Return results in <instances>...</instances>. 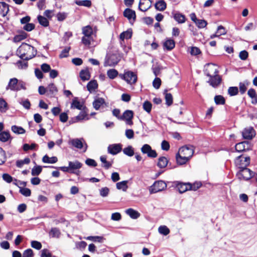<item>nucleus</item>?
<instances>
[{"label": "nucleus", "mask_w": 257, "mask_h": 257, "mask_svg": "<svg viewBox=\"0 0 257 257\" xmlns=\"http://www.w3.org/2000/svg\"><path fill=\"white\" fill-rule=\"evenodd\" d=\"M42 168L40 166H36L32 169L31 174L32 176H38L42 172Z\"/></svg>", "instance_id": "obj_51"}, {"label": "nucleus", "mask_w": 257, "mask_h": 257, "mask_svg": "<svg viewBox=\"0 0 257 257\" xmlns=\"http://www.w3.org/2000/svg\"><path fill=\"white\" fill-rule=\"evenodd\" d=\"M238 92V89L237 87H230L228 89V93L230 96L236 95Z\"/></svg>", "instance_id": "obj_59"}, {"label": "nucleus", "mask_w": 257, "mask_h": 257, "mask_svg": "<svg viewBox=\"0 0 257 257\" xmlns=\"http://www.w3.org/2000/svg\"><path fill=\"white\" fill-rule=\"evenodd\" d=\"M33 255L32 249L29 248L24 251L22 257H33Z\"/></svg>", "instance_id": "obj_64"}, {"label": "nucleus", "mask_w": 257, "mask_h": 257, "mask_svg": "<svg viewBox=\"0 0 257 257\" xmlns=\"http://www.w3.org/2000/svg\"><path fill=\"white\" fill-rule=\"evenodd\" d=\"M50 236L53 238H59L61 235V232L59 229L56 227H53L49 232Z\"/></svg>", "instance_id": "obj_35"}, {"label": "nucleus", "mask_w": 257, "mask_h": 257, "mask_svg": "<svg viewBox=\"0 0 257 257\" xmlns=\"http://www.w3.org/2000/svg\"><path fill=\"white\" fill-rule=\"evenodd\" d=\"M174 19L180 24H182L185 22L186 18L184 15L180 13H176L174 15Z\"/></svg>", "instance_id": "obj_37"}, {"label": "nucleus", "mask_w": 257, "mask_h": 257, "mask_svg": "<svg viewBox=\"0 0 257 257\" xmlns=\"http://www.w3.org/2000/svg\"><path fill=\"white\" fill-rule=\"evenodd\" d=\"M141 152L144 154H147L148 157L155 158L157 157L156 151L152 150L151 147L148 144H145L141 148Z\"/></svg>", "instance_id": "obj_10"}, {"label": "nucleus", "mask_w": 257, "mask_h": 257, "mask_svg": "<svg viewBox=\"0 0 257 257\" xmlns=\"http://www.w3.org/2000/svg\"><path fill=\"white\" fill-rule=\"evenodd\" d=\"M71 108H76L79 110H83L85 109V107L80 101L73 100L71 105Z\"/></svg>", "instance_id": "obj_34"}, {"label": "nucleus", "mask_w": 257, "mask_h": 257, "mask_svg": "<svg viewBox=\"0 0 257 257\" xmlns=\"http://www.w3.org/2000/svg\"><path fill=\"white\" fill-rule=\"evenodd\" d=\"M76 4L78 6L89 7L91 5V2L89 0L77 1L76 2Z\"/></svg>", "instance_id": "obj_54"}, {"label": "nucleus", "mask_w": 257, "mask_h": 257, "mask_svg": "<svg viewBox=\"0 0 257 257\" xmlns=\"http://www.w3.org/2000/svg\"><path fill=\"white\" fill-rule=\"evenodd\" d=\"M120 56L116 53L107 54L104 62V66H115L120 61Z\"/></svg>", "instance_id": "obj_3"}, {"label": "nucleus", "mask_w": 257, "mask_h": 257, "mask_svg": "<svg viewBox=\"0 0 257 257\" xmlns=\"http://www.w3.org/2000/svg\"><path fill=\"white\" fill-rule=\"evenodd\" d=\"M100 160L101 162L102 165V167L104 168L105 169H108L110 168L113 163V161H107V156L105 155L101 156L100 157Z\"/></svg>", "instance_id": "obj_24"}, {"label": "nucleus", "mask_w": 257, "mask_h": 257, "mask_svg": "<svg viewBox=\"0 0 257 257\" xmlns=\"http://www.w3.org/2000/svg\"><path fill=\"white\" fill-rule=\"evenodd\" d=\"M9 140H12L9 132L3 131L0 133V141L1 142L5 143Z\"/></svg>", "instance_id": "obj_29"}, {"label": "nucleus", "mask_w": 257, "mask_h": 257, "mask_svg": "<svg viewBox=\"0 0 257 257\" xmlns=\"http://www.w3.org/2000/svg\"><path fill=\"white\" fill-rule=\"evenodd\" d=\"M152 2L150 0H140L139 9L143 12L147 11L151 7Z\"/></svg>", "instance_id": "obj_15"}, {"label": "nucleus", "mask_w": 257, "mask_h": 257, "mask_svg": "<svg viewBox=\"0 0 257 257\" xmlns=\"http://www.w3.org/2000/svg\"><path fill=\"white\" fill-rule=\"evenodd\" d=\"M123 16L126 18L130 22L133 21L134 22L136 20V13L135 12L130 9L127 8L123 12Z\"/></svg>", "instance_id": "obj_18"}, {"label": "nucleus", "mask_w": 257, "mask_h": 257, "mask_svg": "<svg viewBox=\"0 0 257 257\" xmlns=\"http://www.w3.org/2000/svg\"><path fill=\"white\" fill-rule=\"evenodd\" d=\"M176 187L180 193H183L189 190V183L178 182L176 184Z\"/></svg>", "instance_id": "obj_21"}, {"label": "nucleus", "mask_w": 257, "mask_h": 257, "mask_svg": "<svg viewBox=\"0 0 257 257\" xmlns=\"http://www.w3.org/2000/svg\"><path fill=\"white\" fill-rule=\"evenodd\" d=\"M209 78L210 79L208 82L212 86L215 87L220 84L221 81V78L218 74L214 75V76H213L212 77Z\"/></svg>", "instance_id": "obj_22"}, {"label": "nucleus", "mask_w": 257, "mask_h": 257, "mask_svg": "<svg viewBox=\"0 0 257 257\" xmlns=\"http://www.w3.org/2000/svg\"><path fill=\"white\" fill-rule=\"evenodd\" d=\"M152 107V103L149 101H145L143 104V108L148 113H150L151 111Z\"/></svg>", "instance_id": "obj_49"}, {"label": "nucleus", "mask_w": 257, "mask_h": 257, "mask_svg": "<svg viewBox=\"0 0 257 257\" xmlns=\"http://www.w3.org/2000/svg\"><path fill=\"white\" fill-rule=\"evenodd\" d=\"M122 145L120 144L110 145L107 147V152L109 154L115 155L121 152Z\"/></svg>", "instance_id": "obj_13"}, {"label": "nucleus", "mask_w": 257, "mask_h": 257, "mask_svg": "<svg viewBox=\"0 0 257 257\" xmlns=\"http://www.w3.org/2000/svg\"><path fill=\"white\" fill-rule=\"evenodd\" d=\"M58 92V89L54 83H50L47 87V95L50 97H54Z\"/></svg>", "instance_id": "obj_20"}, {"label": "nucleus", "mask_w": 257, "mask_h": 257, "mask_svg": "<svg viewBox=\"0 0 257 257\" xmlns=\"http://www.w3.org/2000/svg\"><path fill=\"white\" fill-rule=\"evenodd\" d=\"M16 64L20 69H26L28 67V63L22 60L18 61Z\"/></svg>", "instance_id": "obj_63"}, {"label": "nucleus", "mask_w": 257, "mask_h": 257, "mask_svg": "<svg viewBox=\"0 0 257 257\" xmlns=\"http://www.w3.org/2000/svg\"><path fill=\"white\" fill-rule=\"evenodd\" d=\"M168 163V161L166 157H161L158 159L157 165L160 168H164L167 166Z\"/></svg>", "instance_id": "obj_36"}, {"label": "nucleus", "mask_w": 257, "mask_h": 257, "mask_svg": "<svg viewBox=\"0 0 257 257\" xmlns=\"http://www.w3.org/2000/svg\"><path fill=\"white\" fill-rule=\"evenodd\" d=\"M42 161L45 163L54 164L58 161V159L56 157H49L47 155H45L42 159Z\"/></svg>", "instance_id": "obj_38"}, {"label": "nucleus", "mask_w": 257, "mask_h": 257, "mask_svg": "<svg viewBox=\"0 0 257 257\" xmlns=\"http://www.w3.org/2000/svg\"><path fill=\"white\" fill-rule=\"evenodd\" d=\"M82 34L84 37H92L93 30L90 26H86L82 29Z\"/></svg>", "instance_id": "obj_28"}, {"label": "nucleus", "mask_w": 257, "mask_h": 257, "mask_svg": "<svg viewBox=\"0 0 257 257\" xmlns=\"http://www.w3.org/2000/svg\"><path fill=\"white\" fill-rule=\"evenodd\" d=\"M20 192L26 197H28L31 195V190L27 188H20Z\"/></svg>", "instance_id": "obj_55"}, {"label": "nucleus", "mask_w": 257, "mask_h": 257, "mask_svg": "<svg viewBox=\"0 0 257 257\" xmlns=\"http://www.w3.org/2000/svg\"><path fill=\"white\" fill-rule=\"evenodd\" d=\"M27 37V34L26 33H23L21 34L16 35L14 38L15 42H19L22 40H24Z\"/></svg>", "instance_id": "obj_53"}, {"label": "nucleus", "mask_w": 257, "mask_h": 257, "mask_svg": "<svg viewBox=\"0 0 257 257\" xmlns=\"http://www.w3.org/2000/svg\"><path fill=\"white\" fill-rule=\"evenodd\" d=\"M235 163L236 167L240 169L245 168L250 164V158L249 157L240 156L236 159Z\"/></svg>", "instance_id": "obj_8"}, {"label": "nucleus", "mask_w": 257, "mask_h": 257, "mask_svg": "<svg viewBox=\"0 0 257 257\" xmlns=\"http://www.w3.org/2000/svg\"><path fill=\"white\" fill-rule=\"evenodd\" d=\"M6 161V155L5 151L0 148V165L4 164Z\"/></svg>", "instance_id": "obj_58"}, {"label": "nucleus", "mask_w": 257, "mask_h": 257, "mask_svg": "<svg viewBox=\"0 0 257 257\" xmlns=\"http://www.w3.org/2000/svg\"><path fill=\"white\" fill-rule=\"evenodd\" d=\"M132 33L131 31L127 30L121 33L119 36L120 39L123 40L124 39H128L132 37Z\"/></svg>", "instance_id": "obj_48"}, {"label": "nucleus", "mask_w": 257, "mask_h": 257, "mask_svg": "<svg viewBox=\"0 0 257 257\" xmlns=\"http://www.w3.org/2000/svg\"><path fill=\"white\" fill-rule=\"evenodd\" d=\"M7 109V103L6 101L0 98V111L2 112H5Z\"/></svg>", "instance_id": "obj_57"}, {"label": "nucleus", "mask_w": 257, "mask_h": 257, "mask_svg": "<svg viewBox=\"0 0 257 257\" xmlns=\"http://www.w3.org/2000/svg\"><path fill=\"white\" fill-rule=\"evenodd\" d=\"M178 152L190 159L194 154V147L192 146H185L180 148Z\"/></svg>", "instance_id": "obj_9"}, {"label": "nucleus", "mask_w": 257, "mask_h": 257, "mask_svg": "<svg viewBox=\"0 0 257 257\" xmlns=\"http://www.w3.org/2000/svg\"><path fill=\"white\" fill-rule=\"evenodd\" d=\"M68 164L70 173H75L77 175H78V173L74 172V170L81 168L82 167V164L78 161H75L73 162L69 161Z\"/></svg>", "instance_id": "obj_17"}, {"label": "nucleus", "mask_w": 257, "mask_h": 257, "mask_svg": "<svg viewBox=\"0 0 257 257\" xmlns=\"http://www.w3.org/2000/svg\"><path fill=\"white\" fill-rule=\"evenodd\" d=\"M38 21L39 23V24L44 26V27H47L49 25V21H48L47 19L45 17L42 16L41 15H39L37 17Z\"/></svg>", "instance_id": "obj_43"}, {"label": "nucleus", "mask_w": 257, "mask_h": 257, "mask_svg": "<svg viewBox=\"0 0 257 257\" xmlns=\"http://www.w3.org/2000/svg\"><path fill=\"white\" fill-rule=\"evenodd\" d=\"M190 53L191 55H197L201 53L200 50L196 47H191L190 48Z\"/></svg>", "instance_id": "obj_60"}, {"label": "nucleus", "mask_w": 257, "mask_h": 257, "mask_svg": "<svg viewBox=\"0 0 257 257\" xmlns=\"http://www.w3.org/2000/svg\"><path fill=\"white\" fill-rule=\"evenodd\" d=\"M2 178L3 180L8 183L14 182V179L13 177L7 173H5L3 175Z\"/></svg>", "instance_id": "obj_62"}, {"label": "nucleus", "mask_w": 257, "mask_h": 257, "mask_svg": "<svg viewBox=\"0 0 257 257\" xmlns=\"http://www.w3.org/2000/svg\"><path fill=\"white\" fill-rule=\"evenodd\" d=\"M166 187L167 184L164 181H157L151 186L149 191L151 194L156 193L164 190Z\"/></svg>", "instance_id": "obj_6"}, {"label": "nucleus", "mask_w": 257, "mask_h": 257, "mask_svg": "<svg viewBox=\"0 0 257 257\" xmlns=\"http://www.w3.org/2000/svg\"><path fill=\"white\" fill-rule=\"evenodd\" d=\"M82 43L86 46H89L91 42L93 41L92 37H83L81 40Z\"/></svg>", "instance_id": "obj_46"}, {"label": "nucleus", "mask_w": 257, "mask_h": 257, "mask_svg": "<svg viewBox=\"0 0 257 257\" xmlns=\"http://www.w3.org/2000/svg\"><path fill=\"white\" fill-rule=\"evenodd\" d=\"M119 77L131 85L135 84L138 78L137 74L131 71H125L124 74H119Z\"/></svg>", "instance_id": "obj_4"}, {"label": "nucleus", "mask_w": 257, "mask_h": 257, "mask_svg": "<svg viewBox=\"0 0 257 257\" xmlns=\"http://www.w3.org/2000/svg\"><path fill=\"white\" fill-rule=\"evenodd\" d=\"M242 136L245 139H251L255 135V132L252 127H249L245 128L242 133Z\"/></svg>", "instance_id": "obj_16"}, {"label": "nucleus", "mask_w": 257, "mask_h": 257, "mask_svg": "<svg viewBox=\"0 0 257 257\" xmlns=\"http://www.w3.org/2000/svg\"><path fill=\"white\" fill-rule=\"evenodd\" d=\"M133 116L134 113L133 111L126 110L123 112V114L121 116L120 120H125L127 124L132 125L133 124L132 121Z\"/></svg>", "instance_id": "obj_12"}, {"label": "nucleus", "mask_w": 257, "mask_h": 257, "mask_svg": "<svg viewBox=\"0 0 257 257\" xmlns=\"http://www.w3.org/2000/svg\"><path fill=\"white\" fill-rule=\"evenodd\" d=\"M9 11L8 5L4 2H0V15L2 17H5L7 15Z\"/></svg>", "instance_id": "obj_25"}, {"label": "nucleus", "mask_w": 257, "mask_h": 257, "mask_svg": "<svg viewBox=\"0 0 257 257\" xmlns=\"http://www.w3.org/2000/svg\"><path fill=\"white\" fill-rule=\"evenodd\" d=\"M122 151L123 153L125 155L129 157L133 156L135 154L134 149L131 146H128V147L124 148Z\"/></svg>", "instance_id": "obj_44"}, {"label": "nucleus", "mask_w": 257, "mask_h": 257, "mask_svg": "<svg viewBox=\"0 0 257 257\" xmlns=\"http://www.w3.org/2000/svg\"><path fill=\"white\" fill-rule=\"evenodd\" d=\"M248 96L252 98L251 103L252 104L257 103V94L254 89L250 88L247 92Z\"/></svg>", "instance_id": "obj_33"}, {"label": "nucleus", "mask_w": 257, "mask_h": 257, "mask_svg": "<svg viewBox=\"0 0 257 257\" xmlns=\"http://www.w3.org/2000/svg\"><path fill=\"white\" fill-rule=\"evenodd\" d=\"M166 6V3L163 0L157 1L155 5V8L160 11H164Z\"/></svg>", "instance_id": "obj_30"}, {"label": "nucleus", "mask_w": 257, "mask_h": 257, "mask_svg": "<svg viewBox=\"0 0 257 257\" xmlns=\"http://www.w3.org/2000/svg\"><path fill=\"white\" fill-rule=\"evenodd\" d=\"M11 130L14 133L17 134H24L26 132L25 129L22 127L16 125H13L11 127Z\"/></svg>", "instance_id": "obj_40"}, {"label": "nucleus", "mask_w": 257, "mask_h": 257, "mask_svg": "<svg viewBox=\"0 0 257 257\" xmlns=\"http://www.w3.org/2000/svg\"><path fill=\"white\" fill-rule=\"evenodd\" d=\"M36 54L37 51L35 48L27 43H23L17 50V55L24 60L33 58Z\"/></svg>", "instance_id": "obj_1"}, {"label": "nucleus", "mask_w": 257, "mask_h": 257, "mask_svg": "<svg viewBox=\"0 0 257 257\" xmlns=\"http://www.w3.org/2000/svg\"><path fill=\"white\" fill-rule=\"evenodd\" d=\"M214 101L217 105L224 104L225 103V99L221 95H216L214 97Z\"/></svg>", "instance_id": "obj_52"}, {"label": "nucleus", "mask_w": 257, "mask_h": 257, "mask_svg": "<svg viewBox=\"0 0 257 257\" xmlns=\"http://www.w3.org/2000/svg\"><path fill=\"white\" fill-rule=\"evenodd\" d=\"M159 232L162 235H167L169 234V228L166 225H161L158 228Z\"/></svg>", "instance_id": "obj_42"}, {"label": "nucleus", "mask_w": 257, "mask_h": 257, "mask_svg": "<svg viewBox=\"0 0 257 257\" xmlns=\"http://www.w3.org/2000/svg\"><path fill=\"white\" fill-rule=\"evenodd\" d=\"M166 103L168 106L171 105L173 103V97L171 93H166L165 94Z\"/></svg>", "instance_id": "obj_56"}, {"label": "nucleus", "mask_w": 257, "mask_h": 257, "mask_svg": "<svg viewBox=\"0 0 257 257\" xmlns=\"http://www.w3.org/2000/svg\"><path fill=\"white\" fill-rule=\"evenodd\" d=\"M128 181L127 180H125L117 183L116 184V188L118 190H122L123 191L125 192L128 188Z\"/></svg>", "instance_id": "obj_31"}, {"label": "nucleus", "mask_w": 257, "mask_h": 257, "mask_svg": "<svg viewBox=\"0 0 257 257\" xmlns=\"http://www.w3.org/2000/svg\"><path fill=\"white\" fill-rule=\"evenodd\" d=\"M69 145H71L75 148L79 149H84L83 152L86 151L87 149V145L85 143L83 138L81 139H73L69 140L68 142Z\"/></svg>", "instance_id": "obj_7"}, {"label": "nucleus", "mask_w": 257, "mask_h": 257, "mask_svg": "<svg viewBox=\"0 0 257 257\" xmlns=\"http://www.w3.org/2000/svg\"><path fill=\"white\" fill-rule=\"evenodd\" d=\"M201 186L202 184L201 182H195L193 184L189 183V190H191L196 191L198 189H199Z\"/></svg>", "instance_id": "obj_61"}, {"label": "nucleus", "mask_w": 257, "mask_h": 257, "mask_svg": "<svg viewBox=\"0 0 257 257\" xmlns=\"http://www.w3.org/2000/svg\"><path fill=\"white\" fill-rule=\"evenodd\" d=\"M118 71L114 69H109L107 71V75L111 79H114L118 75Z\"/></svg>", "instance_id": "obj_45"}, {"label": "nucleus", "mask_w": 257, "mask_h": 257, "mask_svg": "<svg viewBox=\"0 0 257 257\" xmlns=\"http://www.w3.org/2000/svg\"><path fill=\"white\" fill-rule=\"evenodd\" d=\"M98 84L97 81L95 80H91L89 81L87 85V90L90 92H92L94 91L96 88H97Z\"/></svg>", "instance_id": "obj_32"}, {"label": "nucleus", "mask_w": 257, "mask_h": 257, "mask_svg": "<svg viewBox=\"0 0 257 257\" xmlns=\"http://www.w3.org/2000/svg\"><path fill=\"white\" fill-rule=\"evenodd\" d=\"M218 73L217 66L213 64H208L207 65L205 69L206 75L209 77H212L214 75H217Z\"/></svg>", "instance_id": "obj_11"}, {"label": "nucleus", "mask_w": 257, "mask_h": 257, "mask_svg": "<svg viewBox=\"0 0 257 257\" xmlns=\"http://www.w3.org/2000/svg\"><path fill=\"white\" fill-rule=\"evenodd\" d=\"M125 213L132 219H137L140 216V213L138 211L132 208L126 209L125 210Z\"/></svg>", "instance_id": "obj_26"}, {"label": "nucleus", "mask_w": 257, "mask_h": 257, "mask_svg": "<svg viewBox=\"0 0 257 257\" xmlns=\"http://www.w3.org/2000/svg\"><path fill=\"white\" fill-rule=\"evenodd\" d=\"M89 119L86 111L84 110H81L79 114L74 117L72 120V122H76L83 119L88 120Z\"/></svg>", "instance_id": "obj_19"}, {"label": "nucleus", "mask_w": 257, "mask_h": 257, "mask_svg": "<svg viewBox=\"0 0 257 257\" xmlns=\"http://www.w3.org/2000/svg\"><path fill=\"white\" fill-rule=\"evenodd\" d=\"M195 24L199 29H202L206 27L207 22L204 20L198 19Z\"/></svg>", "instance_id": "obj_47"}, {"label": "nucleus", "mask_w": 257, "mask_h": 257, "mask_svg": "<svg viewBox=\"0 0 257 257\" xmlns=\"http://www.w3.org/2000/svg\"><path fill=\"white\" fill-rule=\"evenodd\" d=\"M175 46V41L170 38L166 39L163 44V49L165 51H171Z\"/></svg>", "instance_id": "obj_14"}, {"label": "nucleus", "mask_w": 257, "mask_h": 257, "mask_svg": "<svg viewBox=\"0 0 257 257\" xmlns=\"http://www.w3.org/2000/svg\"><path fill=\"white\" fill-rule=\"evenodd\" d=\"M176 159L177 164L181 165L186 164L190 160L186 156H182L179 152L176 155Z\"/></svg>", "instance_id": "obj_23"}, {"label": "nucleus", "mask_w": 257, "mask_h": 257, "mask_svg": "<svg viewBox=\"0 0 257 257\" xmlns=\"http://www.w3.org/2000/svg\"><path fill=\"white\" fill-rule=\"evenodd\" d=\"M245 145H247L248 143L247 142H242L237 144L235 146V150L238 152H241L245 150Z\"/></svg>", "instance_id": "obj_41"}, {"label": "nucleus", "mask_w": 257, "mask_h": 257, "mask_svg": "<svg viewBox=\"0 0 257 257\" xmlns=\"http://www.w3.org/2000/svg\"><path fill=\"white\" fill-rule=\"evenodd\" d=\"M255 173L251 171L250 169L245 168L240 169L236 173V176L239 180H248L250 178L254 177Z\"/></svg>", "instance_id": "obj_5"}, {"label": "nucleus", "mask_w": 257, "mask_h": 257, "mask_svg": "<svg viewBox=\"0 0 257 257\" xmlns=\"http://www.w3.org/2000/svg\"><path fill=\"white\" fill-rule=\"evenodd\" d=\"M81 79L84 81L89 79L90 75L88 69L82 70L79 74Z\"/></svg>", "instance_id": "obj_39"}, {"label": "nucleus", "mask_w": 257, "mask_h": 257, "mask_svg": "<svg viewBox=\"0 0 257 257\" xmlns=\"http://www.w3.org/2000/svg\"><path fill=\"white\" fill-rule=\"evenodd\" d=\"M105 103L104 99L102 98L98 97L94 100L93 106L96 110L99 109L101 106Z\"/></svg>", "instance_id": "obj_27"}, {"label": "nucleus", "mask_w": 257, "mask_h": 257, "mask_svg": "<svg viewBox=\"0 0 257 257\" xmlns=\"http://www.w3.org/2000/svg\"><path fill=\"white\" fill-rule=\"evenodd\" d=\"M30 162L29 158H26L24 160H18L16 162V165L19 168H22L24 164H28Z\"/></svg>", "instance_id": "obj_50"}, {"label": "nucleus", "mask_w": 257, "mask_h": 257, "mask_svg": "<svg viewBox=\"0 0 257 257\" xmlns=\"http://www.w3.org/2000/svg\"><path fill=\"white\" fill-rule=\"evenodd\" d=\"M25 83L22 80L19 81L17 78L10 79L6 89L14 91H18L21 89H26Z\"/></svg>", "instance_id": "obj_2"}]
</instances>
